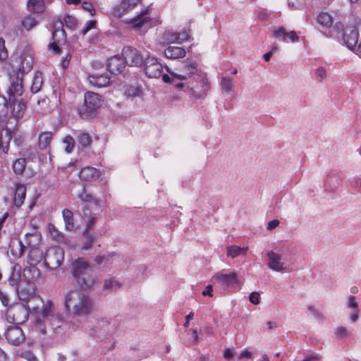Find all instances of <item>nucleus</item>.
I'll use <instances>...</instances> for the list:
<instances>
[{
	"instance_id": "a18cd8bd",
	"label": "nucleus",
	"mask_w": 361,
	"mask_h": 361,
	"mask_svg": "<svg viewBox=\"0 0 361 361\" xmlns=\"http://www.w3.org/2000/svg\"><path fill=\"white\" fill-rule=\"evenodd\" d=\"M335 335L336 337L342 338L349 336V331L344 326H338L335 330Z\"/></svg>"
},
{
	"instance_id": "0eeeda50",
	"label": "nucleus",
	"mask_w": 361,
	"mask_h": 361,
	"mask_svg": "<svg viewBox=\"0 0 361 361\" xmlns=\"http://www.w3.org/2000/svg\"><path fill=\"white\" fill-rule=\"evenodd\" d=\"M23 93V80L18 78L16 82H13L9 89V104L13 107V114L16 117L21 116V102L20 97Z\"/></svg>"
},
{
	"instance_id": "c756f323",
	"label": "nucleus",
	"mask_w": 361,
	"mask_h": 361,
	"mask_svg": "<svg viewBox=\"0 0 361 361\" xmlns=\"http://www.w3.org/2000/svg\"><path fill=\"white\" fill-rule=\"evenodd\" d=\"M62 214L66 228L68 231H73L75 229V225L73 223V212L68 209H64L62 212Z\"/></svg>"
},
{
	"instance_id": "5fc2aeb1",
	"label": "nucleus",
	"mask_w": 361,
	"mask_h": 361,
	"mask_svg": "<svg viewBox=\"0 0 361 361\" xmlns=\"http://www.w3.org/2000/svg\"><path fill=\"white\" fill-rule=\"evenodd\" d=\"M51 27H52V33L59 32V31H61V30H63V23L60 19L54 20L52 23Z\"/></svg>"
},
{
	"instance_id": "9b49d317",
	"label": "nucleus",
	"mask_w": 361,
	"mask_h": 361,
	"mask_svg": "<svg viewBox=\"0 0 361 361\" xmlns=\"http://www.w3.org/2000/svg\"><path fill=\"white\" fill-rule=\"evenodd\" d=\"M162 66L157 59L148 57L145 62V71L149 78H159L162 73Z\"/></svg>"
},
{
	"instance_id": "052dcab7",
	"label": "nucleus",
	"mask_w": 361,
	"mask_h": 361,
	"mask_svg": "<svg viewBox=\"0 0 361 361\" xmlns=\"http://www.w3.org/2000/svg\"><path fill=\"white\" fill-rule=\"evenodd\" d=\"M178 37L179 42H183L186 41V40L188 39V38H189V33H188V31L184 30L183 32H180L178 33Z\"/></svg>"
},
{
	"instance_id": "dca6fc26",
	"label": "nucleus",
	"mask_w": 361,
	"mask_h": 361,
	"mask_svg": "<svg viewBox=\"0 0 361 361\" xmlns=\"http://www.w3.org/2000/svg\"><path fill=\"white\" fill-rule=\"evenodd\" d=\"M213 279L224 287L233 286L238 282L237 274L235 272H232L228 274L218 273L213 277Z\"/></svg>"
},
{
	"instance_id": "72a5a7b5",
	"label": "nucleus",
	"mask_w": 361,
	"mask_h": 361,
	"mask_svg": "<svg viewBox=\"0 0 361 361\" xmlns=\"http://www.w3.org/2000/svg\"><path fill=\"white\" fill-rule=\"evenodd\" d=\"M48 230L53 240L61 242L63 240V235L52 224H48Z\"/></svg>"
},
{
	"instance_id": "7ed1b4c3",
	"label": "nucleus",
	"mask_w": 361,
	"mask_h": 361,
	"mask_svg": "<svg viewBox=\"0 0 361 361\" xmlns=\"http://www.w3.org/2000/svg\"><path fill=\"white\" fill-rule=\"evenodd\" d=\"M197 73V64L195 61H185L176 72L170 73V75L163 74L162 80L165 82L171 83L174 87L176 83L185 82L192 76L195 77Z\"/></svg>"
},
{
	"instance_id": "e2e57ef3",
	"label": "nucleus",
	"mask_w": 361,
	"mask_h": 361,
	"mask_svg": "<svg viewBox=\"0 0 361 361\" xmlns=\"http://www.w3.org/2000/svg\"><path fill=\"white\" fill-rule=\"evenodd\" d=\"M286 37H288L292 42H295L299 40L298 36L294 31L288 32V35Z\"/></svg>"
},
{
	"instance_id": "f257e3e1",
	"label": "nucleus",
	"mask_w": 361,
	"mask_h": 361,
	"mask_svg": "<svg viewBox=\"0 0 361 361\" xmlns=\"http://www.w3.org/2000/svg\"><path fill=\"white\" fill-rule=\"evenodd\" d=\"M65 308L73 317L87 318L94 309L93 300L86 293L71 290L66 293L64 300Z\"/></svg>"
},
{
	"instance_id": "c85d7f7f",
	"label": "nucleus",
	"mask_w": 361,
	"mask_h": 361,
	"mask_svg": "<svg viewBox=\"0 0 361 361\" xmlns=\"http://www.w3.org/2000/svg\"><path fill=\"white\" fill-rule=\"evenodd\" d=\"M13 204L17 207L23 204V186L20 183H16L13 189Z\"/></svg>"
},
{
	"instance_id": "39448f33",
	"label": "nucleus",
	"mask_w": 361,
	"mask_h": 361,
	"mask_svg": "<svg viewBox=\"0 0 361 361\" xmlns=\"http://www.w3.org/2000/svg\"><path fill=\"white\" fill-rule=\"evenodd\" d=\"M44 257L43 252L38 247L32 248L29 251L27 254V264L30 267L24 269V279L32 281L38 278L40 271L36 266L40 263Z\"/></svg>"
},
{
	"instance_id": "f03ea898",
	"label": "nucleus",
	"mask_w": 361,
	"mask_h": 361,
	"mask_svg": "<svg viewBox=\"0 0 361 361\" xmlns=\"http://www.w3.org/2000/svg\"><path fill=\"white\" fill-rule=\"evenodd\" d=\"M27 287L24 288V308L27 311V317H30L36 324H41L40 308L43 305L42 298L35 293L36 285L27 281Z\"/></svg>"
},
{
	"instance_id": "b1692460",
	"label": "nucleus",
	"mask_w": 361,
	"mask_h": 361,
	"mask_svg": "<svg viewBox=\"0 0 361 361\" xmlns=\"http://www.w3.org/2000/svg\"><path fill=\"white\" fill-rule=\"evenodd\" d=\"M140 1L141 0H123L114 10L119 16H121L128 10L133 9Z\"/></svg>"
},
{
	"instance_id": "20e7f679",
	"label": "nucleus",
	"mask_w": 361,
	"mask_h": 361,
	"mask_svg": "<svg viewBox=\"0 0 361 361\" xmlns=\"http://www.w3.org/2000/svg\"><path fill=\"white\" fill-rule=\"evenodd\" d=\"M207 78L204 74L196 75L190 82L176 83L178 90L188 92L195 99L202 97L207 90Z\"/></svg>"
},
{
	"instance_id": "774afa93",
	"label": "nucleus",
	"mask_w": 361,
	"mask_h": 361,
	"mask_svg": "<svg viewBox=\"0 0 361 361\" xmlns=\"http://www.w3.org/2000/svg\"><path fill=\"white\" fill-rule=\"evenodd\" d=\"M25 357L27 361H38L36 356L32 352H26Z\"/></svg>"
},
{
	"instance_id": "ea45409f",
	"label": "nucleus",
	"mask_w": 361,
	"mask_h": 361,
	"mask_svg": "<svg viewBox=\"0 0 361 361\" xmlns=\"http://www.w3.org/2000/svg\"><path fill=\"white\" fill-rule=\"evenodd\" d=\"M7 104L6 99L3 97H0V121L6 116L8 113Z\"/></svg>"
},
{
	"instance_id": "f3484780",
	"label": "nucleus",
	"mask_w": 361,
	"mask_h": 361,
	"mask_svg": "<svg viewBox=\"0 0 361 361\" xmlns=\"http://www.w3.org/2000/svg\"><path fill=\"white\" fill-rule=\"evenodd\" d=\"M78 284L83 289H90L96 282L94 273L90 270L75 279Z\"/></svg>"
},
{
	"instance_id": "6ab92c4d",
	"label": "nucleus",
	"mask_w": 361,
	"mask_h": 361,
	"mask_svg": "<svg viewBox=\"0 0 361 361\" xmlns=\"http://www.w3.org/2000/svg\"><path fill=\"white\" fill-rule=\"evenodd\" d=\"M100 176L98 169L92 166L83 167L80 172L79 176L80 179L85 181H93L97 179Z\"/></svg>"
},
{
	"instance_id": "9d476101",
	"label": "nucleus",
	"mask_w": 361,
	"mask_h": 361,
	"mask_svg": "<svg viewBox=\"0 0 361 361\" xmlns=\"http://www.w3.org/2000/svg\"><path fill=\"white\" fill-rule=\"evenodd\" d=\"M20 323L18 325H11L7 328L6 338L8 342L15 346H18L23 341V330L20 327Z\"/></svg>"
},
{
	"instance_id": "58836bf2",
	"label": "nucleus",
	"mask_w": 361,
	"mask_h": 361,
	"mask_svg": "<svg viewBox=\"0 0 361 361\" xmlns=\"http://www.w3.org/2000/svg\"><path fill=\"white\" fill-rule=\"evenodd\" d=\"M83 235L85 238V241L82 244V249L88 250L89 248L91 247L92 244L94 240V237L86 231H84Z\"/></svg>"
},
{
	"instance_id": "864d4df0",
	"label": "nucleus",
	"mask_w": 361,
	"mask_h": 361,
	"mask_svg": "<svg viewBox=\"0 0 361 361\" xmlns=\"http://www.w3.org/2000/svg\"><path fill=\"white\" fill-rule=\"evenodd\" d=\"M347 306L348 308H350L354 310H359L358 309V303L356 302L355 296L350 295L348 298Z\"/></svg>"
},
{
	"instance_id": "09e8293b",
	"label": "nucleus",
	"mask_w": 361,
	"mask_h": 361,
	"mask_svg": "<svg viewBox=\"0 0 361 361\" xmlns=\"http://www.w3.org/2000/svg\"><path fill=\"white\" fill-rule=\"evenodd\" d=\"M8 57V53L5 47V42L2 38H0V61H4Z\"/></svg>"
},
{
	"instance_id": "a19ab883",
	"label": "nucleus",
	"mask_w": 361,
	"mask_h": 361,
	"mask_svg": "<svg viewBox=\"0 0 361 361\" xmlns=\"http://www.w3.org/2000/svg\"><path fill=\"white\" fill-rule=\"evenodd\" d=\"M16 307H10L7 310V312H6V319H7L8 322L11 324L12 325H18V323L15 324L17 320L15 317L16 312Z\"/></svg>"
},
{
	"instance_id": "6e6552de",
	"label": "nucleus",
	"mask_w": 361,
	"mask_h": 361,
	"mask_svg": "<svg viewBox=\"0 0 361 361\" xmlns=\"http://www.w3.org/2000/svg\"><path fill=\"white\" fill-rule=\"evenodd\" d=\"M44 264L50 269L58 268L63 261V250L57 246L50 247L44 255Z\"/></svg>"
},
{
	"instance_id": "7c9ffc66",
	"label": "nucleus",
	"mask_w": 361,
	"mask_h": 361,
	"mask_svg": "<svg viewBox=\"0 0 361 361\" xmlns=\"http://www.w3.org/2000/svg\"><path fill=\"white\" fill-rule=\"evenodd\" d=\"M247 247H240L236 245H230L226 247L227 256L231 258H235L240 255H245L246 254Z\"/></svg>"
},
{
	"instance_id": "4be33fe9",
	"label": "nucleus",
	"mask_w": 361,
	"mask_h": 361,
	"mask_svg": "<svg viewBox=\"0 0 361 361\" xmlns=\"http://www.w3.org/2000/svg\"><path fill=\"white\" fill-rule=\"evenodd\" d=\"M22 269L20 264H15L13 267L11 275L9 278L11 285L16 287V291L19 294V286L22 281Z\"/></svg>"
},
{
	"instance_id": "e433bc0d",
	"label": "nucleus",
	"mask_w": 361,
	"mask_h": 361,
	"mask_svg": "<svg viewBox=\"0 0 361 361\" xmlns=\"http://www.w3.org/2000/svg\"><path fill=\"white\" fill-rule=\"evenodd\" d=\"M79 143L84 147H88L92 142V138L88 133H82L78 136Z\"/></svg>"
},
{
	"instance_id": "473e14b6",
	"label": "nucleus",
	"mask_w": 361,
	"mask_h": 361,
	"mask_svg": "<svg viewBox=\"0 0 361 361\" xmlns=\"http://www.w3.org/2000/svg\"><path fill=\"white\" fill-rule=\"evenodd\" d=\"M317 21L322 26L326 27H330L332 25L331 16L328 13L325 12H322L318 15Z\"/></svg>"
},
{
	"instance_id": "ddd939ff",
	"label": "nucleus",
	"mask_w": 361,
	"mask_h": 361,
	"mask_svg": "<svg viewBox=\"0 0 361 361\" xmlns=\"http://www.w3.org/2000/svg\"><path fill=\"white\" fill-rule=\"evenodd\" d=\"M90 83L98 87H106L110 83V77L107 73H100L94 71L88 76Z\"/></svg>"
},
{
	"instance_id": "f704fd0d",
	"label": "nucleus",
	"mask_w": 361,
	"mask_h": 361,
	"mask_svg": "<svg viewBox=\"0 0 361 361\" xmlns=\"http://www.w3.org/2000/svg\"><path fill=\"white\" fill-rule=\"evenodd\" d=\"M221 87L224 92L230 93L234 88L233 80L228 77H222Z\"/></svg>"
},
{
	"instance_id": "bf43d9fd",
	"label": "nucleus",
	"mask_w": 361,
	"mask_h": 361,
	"mask_svg": "<svg viewBox=\"0 0 361 361\" xmlns=\"http://www.w3.org/2000/svg\"><path fill=\"white\" fill-rule=\"evenodd\" d=\"M82 7L84 10L89 11L92 16L95 13V10L90 3L85 1L82 3Z\"/></svg>"
},
{
	"instance_id": "4468645a",
	"label": "nucleus",
	"mask_w": 361,
	"mask_h": 361,
	"mask_svg": "<svg viewBox=\"0 0 361 361\" xmlns=\"http://www.w3.org/2000/svg\"><path fill=\"white\" fill-rule=\"evenodd\" d=\"M343 38L347 47L353 49L358 42L359 33L357 30L354 27L346 28L343 32Z\"/></svg>"
},
{
	"instance_id": "5701e85b",
	"label": "nucleus",
	"mask_w": 361,
	"mask_h": 361,
	"mask_svg": "<svg viewBox=\"0 0 361 361\" xmlns=\"http://www.w3.org/2000/svg\"><path fill=\"white\" fill-rule=\"evenodd\" d=\"M52 140V133L42 132L38 136V147L41 150L49 151L50 143Z\"/></svg>"
},
{
	"instance_id": "1a4fd4ad",
	"label": "nucleus",
	"mask_w": 361,
	"mask_h": 361,
	"mask_svg": "<svg viewBox=\"0 0 361 361\" xmlns=\"http://www.w3.org/2000/svg\"><path fill=\"white\" fill-rule=\"evenodd\" d=\"M123 56L126 64L130 66H140L143 62L141 54L135 48L126 47L123 49Z\"/></svg>"
},
{
	"instance_id": "6e6d98bb",
	"label": "nucleus",
	"mask_w": 361,
	"mask_h": 361,
	"mask_svg": "<svg viewBox=\"0 0 361 361\" xmlns=\"http://www.w3.org/2000/svg\"><path fill=\"white\" fill-rule=\"evenodd\" d=\"M317 79L322 82L326 77V71L323 67H319L315 71Z\"/></svg>"
},
{
	"instance_id": "412c9836",
	"label": "nucleus",
	"mask_w": 361,
	"mask_h": 361,
	"mask_svg": "<svg viewBox=\"0 0 361 361\" xmlns=\"http://www.w3.org/2000/svg\"><path fill=\"white\" fill-rule=\"evenodd\" d=\"M164 54L168 59H177L183 58L185 54V50L180 47L169 46L164 49Z\"/></svg>"
},
{
	"instance_id": "603ef678",
	"label": "nucleus",
	"mask_w": 361,
	"mask_h": 361,
	"mask_svg": "<svg viewBox=\"0 0 361 361\" xmlns=\"http://www.w3.org/2000/svg\"><path fill=\"white\" fill-rule=\"evenodd\" d=\"M164 39L168 43H174L178 41V33L166 32L164 34Z\"/></svg>"
},
{
	"instance_id": "680f3d73",
	"label": "nucleus",
	"mask_w": 361,
	"mask_h": 361,
	"mask_svg": "<svg viewBox=\"0 0 361 361\" xmlns=\"http://www.w3.org/2000/svg\"><path fill=\"white\" fill-rule=\"evenodd\" d=\"M27 158L32 159L35 157L36 149L33 147H29L26 151Z\"/></svg>"
},
{
	"instance_id": "393cba45",
	"label": "nucleus",
	"mask_w": 361,
	"mask_h": 361,
	"mask_svg": "<svg viewBox=\"0 0 361 361\" xmlns=\"http://www.w3.org/2000/svg\"><path fill=\"white\" fill-rule=\"evenodd\" d=\"M27 8L34 14L42 13L46 10L44 0H28Z\"/></svg>"
},
{
	"instance_id": "aec40b11",
	"label": "nucleus",
	"mask_w": 361,
	"mask_h": 361,
	"mask_svg": "<svg viewBox=\"0 0 361 361\" xmlns=\"http://www.w3.org/2000/svg\"><path fill=\"white\" fill-rule=\"evenodd\" d=\"M53 42L49 43V47L55 54L59 52V44H63L66 40V34L65 30H61L52 33Z\"/></svg>"
},
{
	"instance_id": "2eb2a0df",
	"label": "nucleus",
	"mask_w": 361,
	"mask_h": 361,
	"mask_svg": "<svg viewBox=\"0 0 361 361\" xmlns=\"http://www.w3.org/2000/svg\"><path fill=\"white\" fill-rule=\"evenodd\" d=\"M107 67L111 74H118L125 68L126 62L123 59L114 56L109 59Z\"/></svg>"
},
{
	"instance_id": "2f4dec72",
	"label": "nucleus",
	"mask_w": 361,
	"mask_h": 361,
	"mask_svg": "<svg viewBox=\"0 0 361 361\" xmlns=\"http://www.w3.org/2000/svg\"><path fill=\"white\" fill-rule=\"evenodd\" d=\"M43 84V79L42 76V73L39 72H36L33 76L32 82L31 85V91L32 92H37L40 90L42 85Z\"/></svg>"
},
{
	"instance_id": "4c0bfd02",
	"label": "nucleus",
	"mask_w": 361,
	"mask_h": 361,
	"mask_svg": "<svg viewBox=\"0 0 361 361\" xmlns=\"http://www.w3.org/2000/svg\"><path fill=\"white\" fill-rule=\"evenodd\" d=\"M38 20L36 19L35 16L32 15L27 16L24 19V27L27 29V30H30L33 27L37 25Z\"/></svg>"
},
{
	"instance_id": "a878e982",
	"label": "nucleus",
	"mask_w": 361,
	"mask_h": 361,
	"mask_svg": "<svg viewBox=\"0 0 361 361\" xmlns=\"http://www.w3.org/2000/svg\"><path fill=\"white\" fill-rule=\"evenodd\" d=\"M148 11H142L138 16L131 19L130 23L135 29H140L149 22V17L147 16Z\"/></svg>"
},
{
	"instance_id": "13d9d810",
	"label": "nucleus",
	"mask_w": 361,
	"mask_h": 361,
	"mask_svg": "<svg viewBox=\"0 0 361 361\" xmlns=\"http://www.w3.org/2000/svg\"><path fill=\"white\" fill-rule=\"evenodd\" d=\"M250 301L255 304L257 305L259 303V293L257 292H252L249 297Z\"/></svg>"
},
{
	"instance_id": "f8f14e48",
	"label": "nucleus",
	"mask_w": 361,
	"mask_h": 361,
	"mask_svg": "<svg viewBox=\"0 0 361 361\" xmlns=\"http://www.w3.org/2000/svg\"><path fill=\"white\" fill-rule=\"evenodd\" d=\"M267 256L269 258L267 266L269 269L275 271H283L286 269V264L281 261V255L270 250L267 252Z\"/></svg>"
},
{
	"instance_id": "c9c22d12",
	"label": "nucleus",
	"mask_w": 361,
	"mask_h": 361,
	"mask_svg": "<svg viewBox=\"0 0 361 361\" xmlns=\"http://www.w3.org/2000/svg\"><path fill=\"white\" fill-rule=\"evenodd\" d=\"M141 91L139 88L132 85H126L124 90V94L128 97H135L140 96Z\"/></svg>"
},
{
	"instance_id": "8fccbe9b",
	"label": "nucleus",
	"mask_w": 361,
	"mask_h": 361,
	"mask_svg": "<svg viewBox=\"0 0 361 361\" xmlns=\"http://www.w3.org/2000/svg\"><path fill=\"white\" fill-rule=\"evenodd\" d=\"M307 310L318 320H324V314L321 312H319L318 310H317L314 307H313L312 305H308L307 306Z\"/></svg>"
},
{
	"instance_id": "a211bd4d",
	"label": "nucleus",
	"mask_w": 361,
	"mask_h": 361,
	"mask_svg": "<svg viewBox=\"0 0 361 361\" xmlns=\"http://www.w3.org/2000/svg\"><path fill=\"white\" fill-rule=\"evenodd\" d=\"M90 270L91 269L88 263L84 261L82 259H78L75 260L73 264L72 273L75 279H78L81 275L84 274Z\"/></svg>"
},
{
	"instance_id": "bb28decb",
	"label": "nucleus",
	"mask_w": 361,
	"mask_h": 361,
	"mask_svg": "<svg viewBox=\"0 0 361 361\" xmlns=\"http://www.w3.org/2000/svg\"><path fill=\"white\" fill-rule=\"evenodd\" d=\"M54 312V305L52 302V301L47 300L45 302L43 301V305L41 306L40 308L41 323H42L43 320L47 319L50 317H53ZM39 325H42V324H40Z\"/></svg>"
},
{
	"instance_id": "423d86ee",
	"label": "nucleus",
	"mask_w": 361,
	"mask_h": 361,
	"mask_svg": "<svg viewBox=\"0 0 361 361\" xmlns=\"http://www.w3.org/2000/svg\"><path fill=\"white\" fill-rule=\"evenodd\" d=\"M101 105L102 102L99 95L92 92H87L84 97V104L79 110L80 117L82 118L92 117Z\"/></svg>"
},
{
	"instance_id": "cd10ccee",
	"label": "nucleus",
	"mask_w": 361,
	"mask_h": 361,
	"mask_svg": "<svg viewBox=\"0 0 361 361\" xmlns=\"http://www.w3.org/2000/svg\"><path fill=\"white\" fill-rule=\"evenodd\" d=\"M25 236V243L27 246H35L40 241V235L37 232L36 226L34 227L33 231L31 233H26Z\"/></svg>"
},
{
	"instance_id": "49530a36",
	"label": "nucleus",
	"mask_w": 361,
	"mask_h": 361,
	"mask_svg": "<svg viewBox=\"0 0 361 361\" xmlns=\"http://www.w3.org/2000/svg\"><path fill=\"white\" fill-rule=\"evenodd\" d=\"M288 32L283 27H279L275 29L273 32V35L276 37H283V41L286 42V37L288 35Z\"/></svg>"
},
{
	"instance_id": "4d7b16f0",
	"label": "nucleus",
	"mask_w": 361,
	"mask_h": 361,
	"mask_svg": "<svg viewBox=\"0 0 361 361\" xmlns=\"http://www.w3.org/2000/svg\"><path fill=\"white\" fill-rule=\"evenodd\" d=\"M8 141L6 136L3 137L2 133L0 132V151L1 150L4 153L7 152Z\"/></svg>"
},
{
	"instance_id": "79ce46f5",
	"label": "nucleus",
	"mask_w": 361,
	"mask_h": 361,
	"mask_svg": "<svg viewBox=\"0 0 361 361\" xmlns=\"http://www.w3.org/2000/svg\"><path fill=\"white\" fill-rule=\"evenodd\" d=\"M66 26L71 29H75L77 25V20L72 16L66 14L64 16Z\"/></svg>"
},
{
	"instance_id": "c03bdc74",
	"label": "nucleus",
	"mask_w": 361,
	"mask_h": 361,
	"mask_svg": "<svg viewBox=\"0 0 361 361\" xmlns=\"http://www.w3.org/2000/svg\"><path fill=\"white\" fill-rule=\"evenodd\" d=\"M13 170L16 175L21 176L23 174V159H17L13 161Z\"/></svg>"
},
{
	"instance_id": "0e129e2a",
	"label": "nucleus",
	"mask_w": 361,
	"mask_h": 361,
	"mask_svg": "<svg viewBox=\"0 0 361 361\" xmlns=\"http://www.w3.org/2000/svg\"><path fill=\"white\" fill-rule=\"evenodd\" d=\"M111 255H99V256H97L94 259V261L98 264H102L104 260H108L109 259V257H110Z\"/></svg>"
},
{
	"instance_id": "de8ad7c7",
	"label": "nucleus",
	"mask_w": 361,
	"mask_h": 361,
	"mask_svg": "<svg viewBox=\"0 0 361 361\" xmlns=\"http://www.w3.org/2000/svg\"><path fill=\"white\" fill-rule=\"evenodd\" d=\"M78 196L83 202H91L94 200L93 196L90 193L87 192L85 187L82 188V192L78 194Z\"/></svg>"
},
{
	"instance_id": "69168bd1",
	"label": "nucleus",
	"mask_w": 361,
	"mask_h": 361,
	"mask_svg": "<svg viewBox=\"0 0 361 361\" xmlns=\"http://www.w3.org/2000/svg\"><path fill=\"white\" fill-rule=\"evenodd\" d=\"M71 59V55L70 54H68L64 58V59L61 61V66L64 69L68 66Z\"/></svg>"
},
{
	"instance_id": "37998d69",
	"label": "nucleus",
	"mask_w": 361,
	"mask_h": 361,
	"mask_svg": "<svg viewBox=\"0 0 361 361\" xmlns=\"http://www.w3.org/2000/svg\"><path fill=\"white\" fill-rule=\"evenodd\" d=\"M63 143L66 145V147H65L66 152L68 153L71 152L75 146L74 139L71 136L68 135L64 138Z\"/></svg>"
},
{
	"instance_id": "338daca9",
	"label": "nucleus",
	"mask_w": 361,
	"mask_h": 361,
	"mask_svg": "<svg viewBox=\"0 0 361 361\" xmlns=\"http://www.w3.org/2000/svg\"><path fill=\"white\" fill-rule=\"evenodd\" d=\"M203 295H209V297L213 296V289L212 285H208L205 289L202 291Z\"/></svg>"
},
{
	"instance_id": "3c124183",
	"label": "nucleus",
	"mask_w": 361,
	"mask_h": 361,
	"mask_svg": "<svg viewBox=\"0 0 361 361\" xmlns=\"http://www.w3.org/2000/svg\"><path fill=\"white\" fill-rule=\"evenodd\" d=\"M118 283L112 280H105L104 283V289L112 290L118 287Z\"/></svg>"
}]
</instances>
